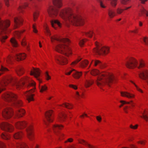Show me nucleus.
<instances>
[{
  "label": "nucleus",
  "instance_id": "a878e982",
  "mask_svg": "<svg viewBox=\"0 0 148 148\" xmlns=\"http://www.w3.org/2000/svg\"><path fill=\"white\" fill-rule=\"evenodd\" d=\"M53 3L54 5L58 8H61L62 5V0H53Z\"/></svg>",
  "mask_w": 148,
  "mask_h": 148
},
{
  "label": "nucleus",
  "instance_id": "5701e85b",
  "mask_svg": "<svg viewBox=\"0 0 148 148\" xmlns=\"http://www.w3.org/2000/svg\"><path fill=\"white\" fill-rule=\"evenodd\" d=\"M27 123L25 121H18L15 123L16 127L19 129H22L26 126Z\"/></svg>",
  "mask_w": 148,
  "mask_h": 148
},
{
  "label": "nucleus",
  "instance_id": "423d86ee",
  "mask_svg": "<svg viewBox=\"0 0 148 148\" xmlns=\"http://www.w3.org/2000/svg\"><path fill=\"white\" fill-rule=\"evenodd\" d=\"M69 22L76 26H82L84 24V19L80 15L72 14L68 17Z\"/></svg>",
  "mask_w": 148,
  "mask_h": 148
},
{
  "label": "nucleus",
  "instance_id": "6e6552de",
  "mask_svg": "<svg viewBox=\"0 0 148 148\" xmlns=\"http://www.w3.org/2000/svg\"><path fill=\"white\" fill-rule=\"evenodd\" d=\"M40 70L38 69H35L33 68L30 72V75H34L35 78L39 81V88L40 89V92H42L45 91L47 89V87L46 85L40 86V84L42 83L41 80L39 77L40 76Z\"/></svg>",
  "mask_w": 148,
  "mask_h": 148
},
{
  "label": "nucleus",
  "instance_id": "aec40b11",
  "mask_svg": "<svg viewBox=\"0 0 148 148\" xmlns=\"http://www.w3.org/2000/svg\"><path fill=\"white\" fill-rule=\"evenodd\" d=\"M25 113V111L23 109H18L15 111L14 115L16 118H18L23 116Z\"/></svg>",
  "mask_w": 148,
  "mask_h": 148
},
{
  "label": "nucleus",
  "instance_id": "f704fd0d",
  "mask_svg": "<svg viewBox=\"0 0 148 148\" xmlns=\"http://www.w3.org/2000/svg\"><path fill=\"white\" fill-rule=\"evenodd\" d=\"M94 65L95 66L99 65L100 66L101 69H103L106 67V66H104L103 64L99 60H95L94 61Z\"/></svg>",
  "mask_w": 148,
  "mask_h": 148
},
{
  "label": "nucleus",
  "instance_id": "864d4df0",
  "mask_svg": "<svg viewBox=\"0 0 148 148\" xmlns=\"http://www.w3.org/2000/svg\"><path fill=\"white\" fill-rule=\"evenodd\" d=\"M130 82L133 83V84H134V85L135 86V87H136V89L137 90H138V91H139V92H141V93H143V90L140 88H138L137 86L132 81H130Z\"/></svg>",
  "mask_w": 148,
  "mask_h": 148
},
{
  "label": "nucleus",
  "instance_id": "a19ab883",
  "mask_svg": "<svg viewBox=\"0 0 148 148\" xmlns=\"http://www.w3.org/2000/svg\"><path fill=\"white\" fill-rule=\"evenodd\" d=\"M145 66V63L144 61L142 60H141L139 61V65L137 66L138 69H140L141 68L144 67Z\"/></svg>",
  "mask_w": 148,
  "mask_h": 148
},
{
  "label": "nucleus",
  "instance_id": "4468645a",
  "mask_svg": "<svg viewBox=\"0 0 148 148\" xmlns=\"http://www.w3.org/2000/svg\"><path fill=\"white\" fill-rule=\"evenodd\" d=\"M55 59L57 63L61 65H65L68 63L67 59L61 55L56 56Z\"/></svg>",
  "mask_w": 148,
  "mask_h": 148
},
{
  "label": "nucleus",
  "instance_id": "de8ad7c7",
  "mask_svg": "<svg viewBox=\"0 0 148 148\" xmlns=\"http://www.w3.org/2000/svg\"><path fill=\"white\" fill-rule=\"evenodd\" d=\"M110 4L113 7H115L117 5V0H110Z\"/></svg>",
  "mask_w": 148,
  "mask_h": 148
},
{
  "label": "nucleus",
  "instance_id": "7ed1b4c3",
  "mask_svg": "<svg viewBox=\"0 0 148 148\" xmlns=\"http://www.w3.org/2000/svg\"><path fill=\"white\" fill-rule=\"evenodd\" d=\"M115 80L114 76L108 73L103 72L99 75L95 82L98 86L101 87L106 84L110 85L114 82Z\"/></svg>",
  "mask_w": 148,
  "mask_h": 148
},
{
  "label": "nucleus",
  "instance_id": "052dcab7",
  "mask_svg": "<svg viewBox=\"0 0 148 148\" xmlns=\"http://www.w3.org/2000/svg\"><path fill=\"white\" fill-rule=\"evenodd\" d=\"M27 43L26 42V40L24 38L21 41V45L23 46H25L27 45Z\"/></svg>",
  "mask_w": 148,
  "mask_h": 148
},
{
  "label": "nucleus",
  "instance_id": "2f4dec72",
  "mask_svg": "<svg viewBox=\"0 0 148 148\" xmlns=\"http://www.w3.org/2000/svg\"><path fill=\"white\" fill-rule=\"evenodd\" d=\"M82 72H78L75 70L72 75L74 78L76 79H78L82 76Z\"/></svg>",
  "mask_w": 148,
  "mask_h": 148
},
{
  "label": "nucleus",
  "instance_id": "ddd939ff",
  "mask_svg": "<svg viewBox=\"0 0 148 148\" xmlns=\"http://www.w3.org/2000/svg\"><path fill=\"white\" fill-rule=\"evenodd\" d=\"M2 114L4 118L9 119L12 116L13 114V109L11 108H6L4 110Z\"/></svg>",
  "mask_w": 148,
  "mask_h": 148
},
{
  "label": "nucleus",
  "instance_id": "0e129e2a",
  "mask_svg": "<svg viewBox=\"0 0 148 148\" xmlns=\"http://www.w3.org/2000/svg\"><path fill=\"white\" fill-rule=\"evenodd\" d=\"M7 147L4 143L0 142V148H4Z\"/></svg>",
  "mask_w": 148,
  "mask_h": 148
},
{
  "label": "nucleus",
  "instance_id": "4c0bfd02",
  "mask_svg": "<svg viewBox=\"0 0 148 148\" xmlns=\"http://www.w3.org/2000/svg\"><path fill=\"white\" fill-rule=\"evenodd\" d=\"M23 134L21 132H18L16 133L14 135V137L16 139H19L21 138Z\"/></svg>",
  "mask_w": 148,
  "mask_h": 148
},
{
  "label": "nucleus",
  "instance_id": "5fc2aeb1",
  "mask_svg": "<svg viewBox=\"0 0 148 148\" xmlns=\"http://www.w3.org/2000/svg\"><path fill=\"white\" fill-rule=\"evenodd\" d=\"M87 40L86 39H85L83 40H81L79 42V44L81 47H82L84 45V42Z\"/></svg>",
  "mask_w": 148,
  "mask_h": 148
},
{
  "label": "nucleus",
  "instance_id": "774afa93",
  "mask_svg": "<svg viewBox=\"0 0 148 148\" xmlns=\"http://www.w3.org/2000/svg\"><path fill=\"white\" fill-rule=\"evenodd\" d=\"M69 86L71 88L75 90H77V86L75 85H73V84H69Z\"/></svg>",
  "mask_w": 148,
  "mask_h": 148
},
{
  "label": "nucleus",
  "instance_id": "bf43d9fd",
  "mask_svg": "<svg viewBox=\"0 0 148 148\" xmlns=\"http://www.w3.org/2000/svg\"><path fill=\"white\" fill-rule=\"evenodd\" d=\"M45 78L47 80H48L51 79V77L49 75L48 72H47L45 73Z\"/></svg>",
  "mask_w": 148,
  "mask_h": 148
},
{
  "label": "nucleus",
  "instance_id": "f257e3e1",
  "mask_svg": "<svg viewBox=\"0 0 148 148\" xmlns=\"http://www.w3.org/2000/svg\"><path fill=\"white\" fill-rule=\"evenodd\" d=\"M28 80L27 77H24L18 82L16 78L8 76L5 79H3L0 82V93L5 89L4 87L9 83H10L12 86H15L16 89L19 90L23 88L25 84L28 82Z\"/></svg>",
  "mask_w": 148,
  "mask_h": 148
},
{
  "label": "nucleus",
  "instance_id": "e433bc0d",
  "mask_svg": "<svg viewBox=\"0 0 148 148\" xmlns=\"http://www.w3.org/2000/svg\"><path fill=\"white\" fill-rule=\"evenodd\" d=\"M10 42L13 47H16L17 46L18 44L17 42L14 38H11L10 40Z\"/></svg>",
  "mask_w": 148,
  "mask_h": 148
},
{
  "label": "nucleus",
  "instance_id": "473e14b6",
  "mask_svg": "<svg viewBox=\"0 0 148 148\" xmlns=\"http://www.w3.org/2000/svg\"><path fill=\"white\" fill-rule=\"evenodd\" d=\"M60 106L65 107L67 108L70 109H72L73 106L72 104L66 102L64 103L62 105H60Z\"/></svg>",
  "mask_w": 148,
  "mask_h": 148
},
{
  "label": "nucleus",
  "instance_id": "13d9d810",
  "mask_svg": "<svg viewBox=\"0 0 148 148\" xmlns=\"http://www.w3.org/2000/svg\"><path fill=\"white\" fill-rule=\"evenodd\" d=\"M73 139L72 138H68L64 142L65 143H71L73 142Z\"/></svg>",
  "mask_w": 148,
  "mask_h": 148
},
{
  "label": "nucleus",
  "instance_id": "c756f323",
  "mask_svg": "<svg viewBox=\"0 0 148 148\" xmlns=\"http://www.w3.org/2000/svg\"><path fill=\"white\" fill-rule=\"evenodd\" d=\"M26 54L24 53L17 54L16 56V58L18 61L22 60H24L26 58Z\"/></svg>",
  "mask_w": 148,
  "mask_h": 148
},
{
  "label": "nucleus",
  "instance_id": "b1692460",
  "mask_svg": "<svg viewBox=\"0 0 148 148\" xmlns=\"http://www.w3.org/2000/svg\"><path fill=\"white\" fill-rule=\"evenodd\" d=\"M121 95L123 97H126L129 99L134 98L135 95L134 94L130 93L127 92L121 91L120 92Z\"/></svg>",
  "mask_w": 148,
  "mask_h": 148
},
{
  "label": "nucleus",
  "instance_id": "f3484780",
  "mask_svg": "<svg viewBox=\"0 0 148 148\" xmlns=\"http://www.w3.org/2000/svg\"><path fill=\"white\" fill-rule=\"evenodd\" d=\"M48 12L50 17L55 18L58 14V10L53 6H51L48 10Z\"/></svg>",
  "mask_w": 148,
  "mask_h": 148
},
{
  "label": "nucleus",
  "instance_id": "f03ea898",
  "mask_svg": "<svg viewBox=\"0 0 148 148\" xmlns=\"http://www.w3.org/2000/svg\"><path fill=\"white\" fill-rule=\"evenodd\" d=\"M51 41L53 42L54 40L59 41L60 44L58 45L56 47L55 50L57 52L63 54L66 56L68 57L71 54V49L67 45L70 42V40L67 38H59L56 36L51 37Z\"/></svg>",
  "mask_w": 148,
  "mask_h": 148
},
{
  "label": "nucleus",
  "instance_id": "c9c22d12",
  "mask_svg": "<svg viewBox=\"0 0 148 148\" xmlns=\"http://www.w3.org/2000/svg\"><path fill=\"white\" fill-rule=\"evenodd\" d=\"M94 82V81L93 79L86 80L85 83V86L86 87L88 88L92 85Z\"/></svg>",
  "mask_w": 148,
  "mask_h": 148
},
{
  "label": "nucleus",
  "instance_id": "4be33fe9",
  "mask_svg": "<svg viewBox=\"0 0 148 148\" xmlns=\"http://www.w3.org/2000/svg\"><path fill=\"white\" fill-rule=\"evenodd\" d=\"M139 77L141 79L147 81L148 84V71H144L140 72L139 74Z\"/></svg>",
  "mask_w": 148,
  "mask_h": 148
},
{
  "label": "nucleus",
  "instance_id": "dca6fc26",
  "mask_svg": "<svg viewBox=\"0 0 148 148\" xmlns=\"http://www.w3.org/2000/svg\"><path fill=\"white\" fill-rule=\"evenodd\" d=\"M27 136L31 140H33L34 138V128L33 125H29L26 129Z\"/></svg>",
  "mask_w": 148,
  "mask_h": 148
},
{
  "label": "nucleus",
  "instance_id": "3c124183",
  "mask_svg": "<svg viewBox=\"0 0 148 148\" xmlns=\"http://www.w3.org/2000/svg\"><path fill=\"white\" fill-rule=\"evenodd\" d=\"M143 40L145 44L146 45L148 46V37H143Z\"/></svg>",
  "mask_w": 148,
  "mask_h": 148
},
{
  "label": "nucleus",
  "instance_id": "72a5a7b5",
  "mask_svg": "<svg viewBox=\"0 0 148 148\" xmlns=\"http://www.w3.org/2000/svg\"><path fill=\"white\" fill-rule=\"evenodd\" d=\"M66 116V115L64 113H62L58 117V121L60 122L64 121L65 120Z\"/></svg>",
  "mask_w": 148,
  "mask_h": 148
},
{
  "label": "nucleus",
  "instance_id": "cd10ccee",
  "mask_svg": "<svg viewBox=\"0 0 148 148\" xmlns=\"http://www.w3.org/2000/svg\"><path fill=\"white\" fill-rule=\"evenodd\" d=\"M15 71L18 75L20 76L24 73V70L23 68L20 67H18L15 69Z\"/></svg>",
  "mask_w": 148,
  "mask_h": 148
},
{
  "label": "nucleus",
  "instance_id": "20e7f679",
  "mask_svg": "<svg viewBox=\"0 0 148 148\" xmlns=\"http://www.w3.org/2000/svg\"><path fill=\"white\" fill-rule=\"evenodd\" d=\"M10 25L9 21H3L0 18V40L2 43L4 42L8 38V36L5 35L8 33V28Z\"/></svg>",
  "mask_w": 148,
  "mask_h": 148
},
{
  "label": "nucleus",
  "instance_id": "09e8293b",
  "mask_svg": "<svg viewBox=\"0 0 148 148\" xmlns=\"http://www.w3.org/2000/svg\"><path fill=\"white\" fill-rule=\"evenodd\" d=\"M93 33V32L92 31H90L89 32L85 33V34L86 35V36L91 38L92 37V34Z\"/></svg>",
  "mask_w": 148,
  "mask_h": 148
},
{
  "label": "nucleus",
  "instance_id": "e2e57ef3",
  "mask_svg": "<svg viewBox=\"0 0 148 148\" xmlns=\"http://www.w3.org/2000/svg\"><path fill=\"white\" fill-rule=\"evenodd\" d=\"M138 125H136L135 126H133L132 125H130V127L132 129L135 130L138 127Z\"/></svg>",
  "mask_w": 148,
  "mask_h": 148
},
{
  "label": "nucleus",
  "instance_id": "69168bd1",
  "mask_svg": "<svg viewBox=\"0 0 148 148\" xmlns=\"http://www.w3.org/2000/svg\"><path fill=\"white\" fill-rule=\"evenodd\" d=\"M81 60V58L78 59L75 61L71 63L72 65H75L77 64L78 62L80 61Z\"/></svg>",
  "mask_w": 148,
  "mask_h": 148
},
{
  "label": "nucleus",
  "instance_id": "bb28decb",
  "mask_svg": "<svg viewBox=\"0 0 148 148\" xmlns=\"http://www.w3.org/2000/svg\"><path fill=\"white\" fill-rule=\"evenodd\" d=\"M108 14L110 18H113L116 15L114 10L111 8H109L108 10Z\"/></svg>",
  "mask_w": 148,
  "mask_h": 148
},
{
  "label": "nucleus",
  "instance_id": "ea45409f",
  "mask_svg": "<svg viewBox=\"0 0 148 148\" xmlns=\"http://www.w3.org/2000/svg\"><path fill=\"white\" fill-rule=\"evenodd\" d=\"M124 10V9H122L120 8H117L116 10V15L121 14Z\"/></svg>",
  "mask_w": 148,
  "mask_h": 148
},
{
  "label": "nucleus",
  "instance_id": "338daca9",
  "mask_svg": "<svg viewBox=\"0 0 148 148\" xmlns=\"http://www.w3.org/2000/svg\"><path fill=\"white\" fill-rule=\"evenodd\" d=\"M99 4L101 8H106V6L105 5L102 1H100Z\"/></svg>",
  "mask_w": 148,
  "mask_h": 148
},
{
  "label": "nucleus",
  "instance_id": "c03bdc74",
  "mask_svg": "<svg viewBox=\"0 0 148 148\" xmlns=\"http://www.w3.org/2000/svg\"><path fill=\"white\" fill-rule=\"evenodd\" d=\"M140 11L142 15L145 14L147 16H148V10L147 11L144 8H143L141 9Z\"/></svg>",
  "mask_w": 148,
  "mask_h": 148
},
{
  "label": "nucleus",
  "instance_id": "6e6d98bb",
  "mask_svg": "<svg viewBox=\"0 0 148 148\" xmlns=\"http://www.w3.org/2000/svg\"><path fill=\"white\" fill-rule=\"evenodd\" d=\"M121 3L123 5H126L127 4L128 2L130 1L131 0H120Z\"/></svg>",
  "mask_w": 148,
  "mask_h": 148
},
{
  "label": "nucleus",
  "instance_id": "7c9ffc66",
  "mask_svg": "<svg viewBox=\"0 0 148 148\" xmlns=\"http://www.w3.org/2000/svg\"><path fill=\"white\" fill-rule=\"evenodd\" d=\"M142 115L140 116V117L144 119L146 121H148V111L145 110L142 113Z\"/></svg>",
  "mask_w": 148,
  "mask_h": 148
},
{
  "label": "nucleus",
  "instance_id": "412c9836",
  "mask_svg": "<svg viewBox=\"0 0 148 148\" xmlns=\"http://www.w3.org/2000/svg\"><path fill=\"white\" fill-rule=\"evenodd\" d=\"M63 127L64 126L62 125L55 124L53 126L52 129L55 134L58 135L59 130H61Z\"/></svg>",
  "mask_w": 148,
  "mask_h": 148
},
{
  "label": "nucleus",
  "instance_id": "4d7b16f0",
  "mask_svg": "<svg viewBox=\"0 0 148 148\" xmlns=\"http://www.w3.org/2000/svg\"><path fill=\"white\" fill-rule=\"evenodd\" d=\"M24 32V30H23L21 31H16L15 32V34L18 37H20L21 34L23 33Z\"/></svg>",
  "mask_w": 148,
  "mask_h": 148
},
{
  "label": "nucleus",
  "instance_id": "39448f33",
  "mask_svg": "<svg viewBox=\"0 0 148 148\" xmlns=\"http://www.w3.org/2000/svg\"><path fill=\"white\" fill-rule=\"evenodd\" d=\"M2 97L5 101L14 104L16 107L19 108L23 106L22 101L18 99L16 95L12 92H7L3 95Z\"/></svg>",
  "mask_w": 148,
  "mask_h": 148
},
{
  "label": "nucleus",
  "instance_id": "6ab92c4d",
  "mask_svg": "<svg viewBox=\"0 0 148 148\" xmlns=\"http://www.w3.org/2000/svg\"><path fill=\"white\" fill-rule=\"evenodd\" d=\"M77 141L79 144L84 145L86 147L88 148H94L95 147L94 145L89 143L87 142L84 139L79 138L78 139Z\"/></svg>",
  "mask_w": 148,
  "mask_h": 148
},
{
  "label": "nucleus",
  "instance_id": "603ef678",
  "mask_svg": "<svg viewBox=\"0 0 148 148\" xmlns=\"http://www.w3.org/2000/svg\"><path fill=\"white\" fill-rule=\"evenodd\" d=\"M1 137L2 138L4 139L7 140L9 139V136L3 133H2L1 135Z\"/></svg>",
  "mask_w": 148,
  "mask_h": 148
},
{
  "label": "nucleus",
  "instance_id": "680f3d73",
  "mask_svg": "<svg viewBox=\"0 0 148 148\" xmlns=\"http://www.w3.org/2000/svg\"><path fill=\"white\" fill-rule=\"evenodd\" d=\"M12 57L10 56H9L7 57L6 61L8 63H10L12 61Z\"/></svg>",
  "mask_w": 148,
  "mask_h": 148
},
{
  "label": "nucleus",
  "instance_id": "a211bd4d",
  "mask_svg": "<svg viewBox=\"0 0 148 148\" xmlns=\"http://www.w3.org/2000/svg\"><path fill=\"white\" fill-rule=\"evenodd\" d=\"M23 20L21 17H15L14 18V27L16 29L19 27L23 24Z\"/></svg>",
  "mask_w": 148,
  "mask_h": 148
},
{
  "label": "nucleus",
  "instance_id": "0eeeda50",
  "mask_svg": "<svg viewBox=\"0 0 148 148\" xmlns=\"http://www.w3.org/2000/svg\"><path fill=\"white\" fill-rule=\"evenodd\" d=\"M96 47L93 49V52L96 54L106 55L109 52L108 47H101L97 42H95Z\"/></svg>",
  "mask_w": 148,
  "mask_h": 148
},
{
  "label": "nucleus",
  "instance_id": "49530a36",
  "mask_svg": "<svg viewBox=\"0 0 148 148\" xmlns=\"http://www.w3.org/2000/svg\"><path fill=\"white\" fill-rule=\"evenodd\" d=\"M1 72H0V76L4 72L9 71L8 69L7 68L3 66H2L0 70Z\"/></svg>",
  "mask_w": 148,
  "mask_h": 148
},
{
  "label": "nucleus",
  "instance_id": "9b49d317",
  "mask_svg": "<svg viewBox=\"0 0 148 148\" xmlns=\"http://www.w3.org/2000/svg\"><path fill=\"white\" fill-rule=\"evenodd\" d=\"M71 9L68 8L61 10L60 12L59 16L64 20H68V17L72 14Z\"/></svg>",
  "mask_w": 148,
  "mask_h": 148
},
{
  "label": "nucleus",
  "instance_id": "2eb2a0df",
  "mask_svg": "<svg viewBox=\"0 0 148 148\" xmlns=\"http://www.w3.org/2000/svg\"><path fill=\"white\" fill-rule=\"evenodd\" d=\"M0 127L2 130L10 132L13 131L14 129L12 125L6 122H3L1 123Z\"/></svg>",
  "mask_w": 148,
  "mask_h": 148
},
{
  "label": "nucleus",
  "instance_id": "79ce46f5",
  "mask_svg": "<svg viewBox=\"0 0 148 148\" xmlns=\"http://www.w3.org/2000/svg\"><path fill=\"white\" fill-rule=\"evenodd\" d=\"M91 74L94 76H95L98 75L99 72V70L96 69L92 70L90 72Z\"/></svg>",
  "mask_w": 148,
  "mask_h": 148
},
{
  "label": "nucleus",
  "instance_id": "37998d69",
  "mask_svg": "<svg viewBox=\"0 0 148 148\" xmlns=\"http://www.w3.org/2000/svg\"><path fill=\"white\" fill-rule=\"evenodd\" d=\"M88 63V61L87 60H84L81 63L80 66L82 67H85L87 66Z\"/></svg>",
  "mask_w": 148,
  "mask_h": 148
},
{
  "label": "nucleus",
  "instance_id": "8fccbe9b",
  "mask_svg": "<svg viewBox=\"0 0 148 148\" xmlns=\"http://www.w3.org/2000/svg\"><path fill=\"white\" fill-rule=\"evenodd\" d=\"M147 142V141L145 140H140L137 142L138 144H140L143 145H144L145 144V143Z\"/></svg>",
  "mask_w": 148,
  "mask_h": 148
},
{
  "label": "nucleus",
  "instance_id": "58836bf2",
  "mask_svg": "<svg viewBox=\"0 0 148 148\" xmlns=\"http://www.w3.org/2000/svg\"><path fill=\"white\" fill-rule=\"evenodd\" d=\"M39 15V12L38 11H35L33 13V20L35 21L37 19Z\"/></svg>",
  "mask_w": 148,
  "mask_h": 148
},
{
  "label": "nucleus",
  "instance_id": "a18cd8bd",
  "mask_svg": "<svg viewBox=\"0 0 148 148\" xmlns=\"http://www.w3.org/2000/svg\"><path fill=\"white\" fill-rule=\"evenodd\" d=\"M27 5L28 4L27 3H25L24 5L19 6L18 9V10L20 12H22L23 11V9L27 7Z\"/></svg>",
  "mask_w": 148,
  "mask_h": 148
},
{
  "label": "nucleus",
  "instance_id": "393cba45",
  "mask_svg": "<svg viewBox=\"0 0 148 148\" xmlns=\"http://www.w3.org/2000/svg\"><path fill=\"white\" fill-rule=\"evenodd\" d=\"M11 147H16L18 148H29L28 145L24 143H19L16 144L15 145L12 144L11 146H10Z\"/></svg>",
  "mask_w": 148,
  "mask_h": 148
},
{
  "label": "nucleus",
  "instance_id": "f8f14e48",
  "mask_svg": "<svg viewBox=\"0 0 148 148\" xmlns=\"http://www.w3.org/2000/svg\"><path fill=\"white\" fill-rule=\"evenodd\" d=\"M53 111L51 110L47 111L45 114V119L44 120L45 123L47 125L49 123L53 121Z\"/></svg>",
  "mask_w": 148,
  "mask_h": 148
},
{
  "label": "nucleus",
  "instance_id": "c85d7f7f",
  "mask_svg": "<svg viewBox=\"0 0 148 148\" xmlns=\"http://www.w3.org/2000/svg\"><path fill=\"white\" fill-rule=\"evenodd\" d=\"M51 25L53 27L56 29V25H57L60 27H61V23L58 20H52L51 21Z\"/></svg>",
  "mask_w": 148,
  "mask_h": 148
},
{
  "label": "nucleus",
  "instance_id": "9d476101",
  "mask_svg": "<svg viewBox=\"0 0 148 148\" xmlns=\"http://www.w3.org/2000/svg\"><path fill=\"white\" fill-rule=\"evenodd\" d=\"M138 62L137 60L133 57L127 59L126 61L125 65L129 69H133L137 67Z\"/></svg>",
  "mask_w": 148,
  "mask_h": 148
},
{
  "label": "nucleus",
  "instance_id": "1a4fd4ad",
  "mask_svg": "<svg viewBox=\"0 0 148 148\" xmlns=\"http://www.w3.org/2000/svg\"><path fill=\"white\" fill-rule=\"evenodd\" d=\"M35 85V83L34 82L29 83L28 86L32 87V88L28 91H27L24 93V95L26 96L27 99L29 102L34 100L33 97L35 95L32 93L34 92L35 90L36 89Z\"/></svg>",
  "mask_w": 148,
  "mask_h": 148
}]
</instances>
